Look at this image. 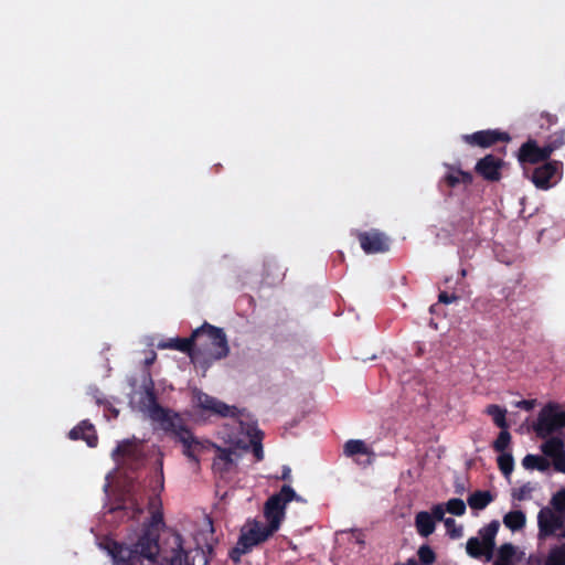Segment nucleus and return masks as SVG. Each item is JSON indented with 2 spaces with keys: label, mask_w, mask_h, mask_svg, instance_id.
I'll return each instance as SVG.
<instances>
[{
  "label": "nucleus",
  "mask_w": 565,
  "mask_h": 565,
  "mask_svg": "<svg viewBox=\"0 0 565 565\" xmlns=\"http://www.w3.org/2000/svg\"><path fill=\"white\" fill-rule=\"evenodd\" d=\"M503 161L492 154L480 159L476 164V171L488 181H499Z\"/></svg>",
  "instance_id": "nucleus-10"
},
{
  "label": "nucleus",
  "mask_w": 565,
  "mask_h": 565,
  "mask_svg": "<svg viewBox=\"0 0 565 565\" xmlns=\"http://www.w3.org/2000/svg\"><path fill=\"white\" fill-rule=\"evenodd\" d=\"M196 553L203 554V550H196Z\"/></svg>",
  "instance_id": "nucleus-45"
},
{
  "label": "nucleus",
  "mask_w": 565,
  "mask_h": 565,
  "mask_svg": "<svg viewBox=\"0 0 565 565\" xmlns=\"http://www.w3.org/2000/svg\"><path fill=\"white\" fill-rule=\"evenodd\" d=\"M565 426V412L558 405L548 404L541 409L534 430L541 438L550 437L555 430Z\"/></svg>",
  "instance_id": "nucleus-7"
},
{
  "label": "nucleus",
  "mask_w": 565,
  "mask_h": 565,
  "mask_svg": "<svg viewBox=\"0 0 565 565\" xmlns=\"http://www.w3.org/2000/svg\"><path fill=\"white\" fill-rule=\"evenodd\" d=\"M291 501L306 502L290 486H284L278 493L269 497L264 505L266 522L250 519L244 523L238 542L231 552V557L234 562H238L243 554L250 552L255 546L267 541L280 529L286 518L287 504Z\"/></svg>",
  "instance_id": "nucleus-1"
},
{
  "label": "nucleus",
  "mask_w": 565,
  "mask_h": 565,
  "mask_svg": "<svg viewBox=\"0 0 565 565\" xmlns=\"http://www.w3.org/2000/svg\"><path fill=\"white\" fill-rule=\"evenodd\" d=\"M542 452L555 460L564 451V443L558 437H551L541 445Z\"/></svg>",
  "instance_id": "nucleus-23"
},
{
  "label": "nucleus",
  "mask_w": 565,
  "mask_h": 565,
  "mask_svg": "<svg viewBox=\"0 0 565 565\" xmlns=\"http://www.w3.org/2000/svg\"><path fill=\"white\" fill-rule=\"evenodd\" d=\"M522 466L526 470L546 471L550 468V462L542 456L526 455L522 459Z\"/></svg>",
  "instance_id": "nucleus-24"
},
{
  "label": "nucleus",
  "mask_w": 565,
  "mask_h": 565,
  "mask_svg": "<svg viewBox=\"0 0 565 565\" xmlns=\"http://www.w3.org/2000/svg\"><path fill=\"white\" fill-rule=\"evenodd\" d=\"M553 465L557 471L565 473V451L553 460Z\"/></svg>",
  "instance_id": "nucleus-39"
},
{
  "label": "nucleus",
  "mask_w": 565,
  "mask_h": 565,
  "mask_svg": "<svg viewBox=\"0 0 565 565\" xmlns=\"http://www.w3.org/2000/svg\"><path fill=\"white\" fill-rule=\"evenodd\" d=\"M462 138L466 142L482 148H487L498 140H509V136L505 132H500L498 130L477 131L471 135H465Z\"/></svg>",
  "instance_id": "nucleus-12"
},
{
  "label": "nucleus",
  "mask_w": 565,
  "mask_h": 565,
  "mask_svg": "<svg viewBox=\"0 0 565 565\" xmlns=\"http://www.w3.org/2000/svg\"><path fill=\"white\" fill-rule=\"evenodd\" d=\"M445 512H446V508L443 504H436L433 507L430 515L434 516L435 522L441 521V520H445L444 519Z\"/></svg>",
  "instance_id": "nucleus-38"
},
{
  "label": "nucleus",
  "mask_w": 565,
  "mask_h": 565,
  "mask_svg": "<svg viewBox=\"0 0 565 565\" xmlns=\"http://www.w3.org/2000/svg\"><path fill=\"white\" fill-rule=\"evenodd\" d=\"M444 523L447 530V534L451 539H460L462 536L463 529L461 525L457 524V522L454 519L447 518L444 520Z\"/></svg>",
  "instance_id": "nucleus-32"
},
{
  "label": "nucleus",
  "mask_w": 565,
  "mask_h": 565,
  "mask_svg": "<svg viewBox=\"0 0 565 565\" xmlns=\"http://www.w3.org/2000/svg\"><path fill=\"white\" fill-rule=\"evenodd\" d=\"M498 465L502 473L509 478L514 468V459L510 452H502L498 457Z\"/></svg>",
  "instance_id": "nucleus-28"
},
{
  "label": "nucleus",
  "mask_w": 565,
  "mask_h": 565,
  "mask_svg": "<svg viewBox=\"0 0 565 565\" xmlns=\"http://www.w3.org/2000/svg\"><path fill=\"white\" fill-rule=\"evenodd\" d=\"M546 565H565V545L551 551Z\"/></svg>",
  "instance_id": "nucleus-31"
},
{
  "label": "nucleus",
  "mask_w": 565,
  "mask_h": 565,
  "mask_svg": "<svg viewBox=\"0 0 565 565\" xmlns=\"http://www.w3.org/2000/svg\"><path fill=\"white\" fill-rule=\"evenodd\" d=\"M525 523L526 516L520 510L510 511L503 516V524L512 532L522 530Z\"/></svg>",
  "instance_id": "nucleus-20"
},
{
  "label": "nucleus",
  "mask_w": 565,
  "mask_h": 565,
  "mask_svg": "<svg viewBox=\"0 0 565 565\" xmlns=\"http://www.w3.org/2000/svg\"><path fill=\"white\" fill-rule=\"evenodd\" d=\"M192 407L203 416H221L238 418L241 412L233 405H227L222 401L194 388L192 391Z\"/></svg>",
  "instance_id": "nucleus-6"
},
{
  "label": "nucleus",
  "mask_w": 565,
  "mask_h": 565,
  "mask_svg": "<svg viewBox=\"0 0 565 565\" xmlns=\"http://www.w3.org/2000/svg\"><path fill=\"white\" fill-rule=\"evenodd\" d=\"M533 486L527 483L522 486L520 489L513 492V497L518 500H525L531 497V493L533 491Z\"/></svg>",
  "instance_id": "nucleus-37"
},
{
  "label": "nucleus",
  "mask_w": 565,
  "mask_h": 565,
  "mask_svg": "<svg viewBox=\"0 0 565 565\" xmlns=\"http://www.w3.org/2000/svg\"><path fill=\"white\" fill-rule=\"evenodd\" d=\"M511 441V435L508 429H502L493 444V448L500 454L507 452L505 449L509 447Z\"/></svg>",
  "instance_id": "nucleus-29"
},
{
  "label": "nucleus",
  "mask_w": 565,
  "mask_h": 565,
  "mask_svg": "<svg viewBox=\"0 0 565 565\" xmlns=\"http://www.w3.org/2000/svg\"><path fill=\"white\" fill-rule=\"evenodd\" d=\"M130 404L134 408L143 413L152 420L158 422L166 430H171L177 440L182 445L184 455L196 462L200 455L213 447L209 441L199 440L191 431L180 425V418L177 414H172L159 407L154 401V396L150 386H145L143 391L135 392L131 395Z\"/></svg>",
  "instance_id": "nucleus-2"
},
{
  "label": "nucleus",
  "mask_w": 565,
  "mask_h": 565,
  "mask_svg": "<svg viewBox=\"0 0 565 565\" xmlns=\"http://www.w3.org/2000/svg\"><path fill=\"white\" fill-rule=\"evenodd\" d=\"M461 276H462V277H465V276H466V270H465V269H462V270H461Z\"/></svg>",
  "instance_id": "nucleus-44"
},
{
  "label": "nucleus",
  "mask_w": 565,
  "mask_h": 565,
  "mask_svg": "<svg viewBox=\"0 0 565 565\" xmlns=\"http://www.w3.org/2000/svg\"><path fill=\"white\" fill-rule=\"evenodd\" d=\"M493 501V495L489 491H477L469 495L468 504L471 509L482 510Z\"/></svg>",
  "instance_id": "nucleus-25"
},
{
  "label": "nucleus",
  "mask_w": 565,
  "mask_h": 565,
  "mask_svg": "<svg viewBox=\"0 0 565 565\" xmlns=\"http://www.w3.org/2000/svg\"><path fill=\"white\" fill-rule=\"evenodd\" d=\"M466 551L469 556L478 558L486 556L487 561L492 557L493 551L483 545V542L479 537H470L466 544Z\"/></svg>",
  "instance_id": "nucleus-19"
},
{
  "label": "nucleus",
  "mask_w": 565,
  "mask_h": 565,
  "mask_svg": "<svg viewBox=\"0 0 565 565\" xmlns=\"http://www.w3.org/2000/svg\"><path fill=\"white\" fill-rule=\"evenodd\" d=\"M553 152L551 146L539 147L535 141H527L524 143L519 152V160L521 162L537 163L547 159Z\"/></svg>",
  "instance_id": "nucleus-11"
},
{
  "label": "nucleus",
  "mask_w": 565,
  "mask_h": 565,
  "mask_svg": "<svg viewBox=\"0 0 565 565\" xmlns=\"http://www.w3.org/2000/svg\"><path fill=\"white\" fill-rule=\"evenodd\" d=\"M150 508H151V513H152L150 526L152 529H154V527L159 526L160 524H162V520H163L162 513L159 510L160 502H158V501L151 502Z\"/></svg>",
  "instance_id": "nucleus-35"
},
{
  "label": "nucleus",
  "mask_w": 565,
  "mask_h": 565,
  "mask_svg": "<svg viewBox=\"0 0 565 565\" xmlns=\"http://www.w3.org/2000/svg\"><path fill=\"white\" fill-rule=\"evenodd\" d=\"M486 413L492 417L498 427L501 429H508V423L505 419L507 411L504 408L492 404L486 408Z\"/></svg>",
  "instance_id": "nucleus-26"
},
{
  "label": "nucleus",
  "mask_w": 565,
  "mask_h": 565,
  "mask_svg": "<svg viewBox=\"0 0 565 565\" xmlns=\"http://www.w3.org/2000/svg\"><path fill=\"white\" fill-rule=\"evenodd\" d=\"M499 526L500 524L498 521H492L479 531L478 537L483 542V545L492 551L494 548L495 536L499 531Z\"/></svg>",
  "instance_id": "nucleus-21"
},
{
  "label": "nucleus",
  "mask_w": 565,
  "mask_h": 565,
  "mask_svg": "<svg viewBox=\"0 0 565 565\" xmlns=\"http://www.w3.org/2000/svg\"><path fill=\"white\" fill-rule=\"evenodd\" d=\"M222 438L227 445L226 448L215 447L216 457L213 467L220 473L232 471L236 468L242 455L254 447V454L257 460H262L264 452L258 444L257 431L254 426L245 425L242 420L235 422L231 431L224 430Z\"/></svg>",
  "instance_id": "nucleus-3"
},
{
  "label": "nucleus",
  "mask_w": 565,
  "mask_h": 565,
  "mask_svg": "<svg viewBox=\"0 0 565 565\" xmlns=\"http://www.w3.org/2000/svg\"><path fill=\"white\" fill-rule=\"evenodd\" d=\"M174 544L178 547L175 555L171 558V565H189L185 561V552L182 547V542L180 535L174 536Z\"/></svg>",
  "instance_id": "nucleus-33"
},
{
  "label": "nucleus",
  "mask_w": 565,
  "mask_h": 565,
  "mask_svg": "<svg viewBox=\"0 0 565 565\" xmlns=\"http://www.w3.org/2000/svg\"><path fill=\"white\" fill-rule=\"evenodd\" d=\"M562 163L551 161L534 170L532 181L536 188L547 190L553 186L561 178Z\"/></svg>",
  "instance_id": "nucleus-8"
},
{
  "label": "nucleus",
  "mask_w": 565,
  "mask_h": 565,
  "mask_svg": "<svg viewBox=\"0 0 565 565\" xmlns=\"http://www.w3.org/2000/svg\"><path fill=\"white\" fill-rule=\"evenodd\" d=\"M195 338L193 334L188 339L172 338L166 342L158 343L159 349H175L181 352H188L193 362H198V353L194 352L193 347Z\"/></svg>",
  "instance_id": "nucleus-15"
},
{
  "label": "nucleus",
  "mask_w": 565,
  "mask_h": 565,
  "mask_svg": "<svg viewBox=\"0 0 565 565\" xmlns=\"http://www.w3.org/2000/svg\"><path fill=\"white\" fill-rule=\"evenodd\" d=\"M415 526L419 535L427 537L435 531L436 523L429 512L422 511L416 514Z\"/></svg>",
  "instance_id": "nucleus-18"
},
{
  "label": "nucleus",
  "mask_w": 565,
  "mask_h": 565,
  "mask_svg": "<svg viewBox=\"0 0 565 565\" xmlns=\"http://www.w3.org/2000/svg\"><path fill=\"white\" fill-rule=\"evenodd\" d=\"M456 300H457V296H455V295H448L447 292H441L439 295V301L443 302V303L448 305V303H451V302H454Z\"/></svg>",
  "instance_id": "nucleus-41"
},
{
  "label": "nucleus",
  "mask_w": 565,
  "mask_h": 565,
  "mask_svg": "<svg viewBox=\"0 0 565 565\" xmlns=\"http://www.w3.org/2000/svg\"><path fill=\"white\" fill-rule=\"evenodd\" d=\"M291 469L289 467H284L281 479L289 480L290 479Z\"/></svg>",
  "instance_id": "nucleus-42"
},
{
  "label": "nucleus",
  "mask_w": 565,
  "mask_h": 565,
  "mask_svg": "<svg viewBox=\"0 0 565 565\" xmlns=\"http://www.w3.org/2000/svg\"><path fill=\"white\" fill-rule=\"evenodd\" d=\"M70 438L84 439L89 447H95L97 444L95 430L87 422H83L77 427L73 428L70 431Z\"/></svg>",
  "instance_id": "nucleus-17"
},
{
  "label": "nucleus",
  "mask_w": 565,
  "mask_h": 565,
  "mask_svg": "<svg viewBox=\"0 0 565 565\" xmlns=\"http://www.w3.org/2000/svg\"><path fill=\"white\" fill-rule=\"evenodd\" d=\"M565 515L554 509L543 508L537 515L540 534L550 535L559 529L564 522Z\"/></svg>",
  "instance_id": "nucleus-9"
},
{
  "label": "nucleus",
  "mask_w": 565,
  "mask_h": 565,
  "mask_svg": "<svg viewBox=\"0 0 565 565\" xmlns=\"http://www.w3.org/2000/svg\"><path fill=\"white\" fill-rule=\"evenodd\" d=\"M551 504L554 510L565 515V488L561 489L553 495Z\"/></svg>",
  "instance_id": "nucleus-34"
},
{
  "label": "nucleus",
  "mask_w": 565,
  "mask_h": 565,
  "mask_svg": "<svg viewBox=\"0 0 565 565\" xmlns=\"http://www.w3.org/2000/svg\"><path fill=\"white\" fill-rule=\"evenodd\" d=\"M446 511L451 514L460 516L466 512V503L463 502V500L458 498L450 499L446 503Z\"/></svg>",
  "instance_id": "nucleus-30"
},
{
  "label": "nucleus",
  "mask_w": 565,
  "mask_h": 565,
  "mask_svg": "<svg viewBox=\"0 0 565 565\" xmlns=\"http://www.w3.org/2000/svg\"><path fill=\"white\" fill-rule=\"evenodd\" d=\"M154 354L151 356V359L147 360L148 363H151L154 360Z\"/></svg>",
  "instance_id": "nucleus-43"
},
{
  "label": "nucleus",
  "mask_w": 565,
  "mask_h": 565,
  "mask_svg": "<svg viewBox=\"0 0 565 565\" xmlns=\"http://www.w3.org/2000/svg\"><path fill=\"white\" fill-rule=\"evenodd\" d=\"M193 338H195L194 347L198 348L194 350L198 359L202 354L209 360H217L228 353L226 337L222 329L204 323L193 331Z\"/></svg>",
  "instance_id": "nucleus-5"
},
{
  "label": "nucleus",
  "mask_w": 565,
  "mask_h": 565,
  "mask_svg": "<svg viewBox=\"0 0 565 565\" xmlns=\"http://www.w3.org/2000/svg\"><path fill=\"white\" fill-rule=\"evenodd\" d=\"M445 180L450 186H456L458 184H470L472 182L471 173L449 164H445Z\"/></svg>",
  "instance_id": "nucleus-16"
},
{
  "label": "nucleus",
  "mask_w": 565,
  "mask_h": 565,
  "mask_svg": "<svg viewBox=\"0 0 565 565\" xmlns=\"http://www.w3.org/2000/svg\"><path fill=\"white\" fill-rule=\"evenodd\" d=\"M344 455L354 458L360 463H370L373 459L371 448L360 439H351L344 444Z\"/></svg>",
  "instance_id": "nucleus-13"
},
{
  "label": "nucleus",
  "mask_w": 565,
  "mask_h": 565,
  "mask_svg": "<svg viewBox=\"0 0 565 565\" xmlns=\"http://www.w3.org/2000/svg\"><path fill=\"white\" fill-rule=\"evenodd\" d=\"M419 559L425 565H430L435 561V554L428 546H422L418 551Z\"/></svg>",
  "instance_id": "nucleus-36"
},
{
  "label": "nucleus",
  "mask_w": 565,
  "mask_h": 565,
  "mask_svg": "<svg viewBox=\"0 0 565 565\" xmlns=\"http://www.w3.org/2000/svg\"><path fill=\"white\" fill-rule=\"evenodd\" d=\"M515 406L525 411H531L535 406L534 399H523L515 403Z\"/></svg>",
  "instance_id": "nucleus-40"
},
{
  "label": "nucleus",
  "mask_w": 565,
  "mask_h": 565,
  "mask_svg": "<svg viewBox=\"0 0 565 565\" xmlns=\"http://www.w3.org/2000/svg\"><path fill=\"white\" fill-rule=\"evenodd\" d=\"M136 449V440L127 439L118 444L111 456L114 460H118L119 457L130 455Z\"/></svg>",
  "instance_id": "nucleus-27"
},
{
  "label": "nucleus",
  "mask_w": 565,
  "mask_h": 565,
  "mask_svg": "<svg viewBox=\"0 0 565 565\" xmlns=\"http://www.w3.org/2000/svg\"><path fill=\"white\" fill-rule=\"evenodd\" d=\"M516 550L512 544H503L498 550L493 565H515Z\"/></svg>",
  "instance_id": "nucleus-22"
},
{
  "label": "nucleus",
  "mask_w": 565,
  "mask_h": 565,
  "mask_svg": "<svg viewBox=\"0 0 565 565\" xmlns=\"http://www.w3.org/2000/svg\"><path fill=\"white\" fill-rule=\"evenodd\" d=\"M105 548L114 565H152L159 555L158 533L147 530L134 548L124 547L116 542H107Z\"/></svg>",
  "instance_id": "nucleus-4"
},
{
  "label": "nucleus",
  "mask_w": 565,
  "mask_h": 565,
  "mask_svg": "<svg viewBox=\"0 0 565 565\" xmlns=\"http://www.w3.org/2000/svg\"><path fill=\"white\" fill-rule=\"evenodd\" d=\"M361 247L365 253H381L388 249V239L379 232L363 233L360 235Z\"/></svg>",
  "instance_id": "nucleus-14"
}]
</instances>
